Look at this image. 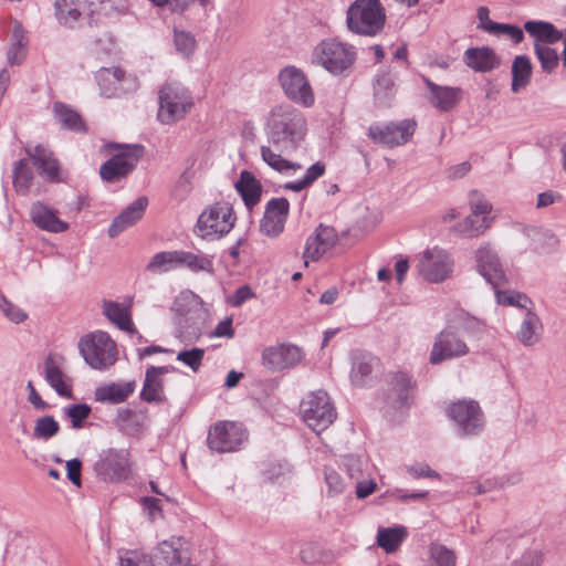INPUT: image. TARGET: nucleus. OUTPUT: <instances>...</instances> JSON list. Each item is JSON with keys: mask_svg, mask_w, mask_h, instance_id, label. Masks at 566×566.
Masks as SVG:
<instances>
[{"mask_svg": "<svg viewBox=\"0 0 566 566\" xmlns=\"http://www.w3.org/2000/svg\"><path fill=\"white\" fill-rule=\"evenodd\" d=\"M491 34L500 35L505 34L512 39L515 44L521 43L524 40L523 30L514 24L499 23L490 24Z\"/></svg>", "mask_w": 566, "mask_h": 566, "instance_id": "4d7b16f0", "label": "nucleus"}, {"mask_svg": "<svg viewBox=\"0 0 566 566\" xmlns=\"http://www.w3.org/2000/svg\"><path fill=\"white\" fill-rule=\"evenodd\" d=\"M148 205L146 197H139L128 205L111 223L108 235L115 238L142 219Z\"/></svg>", "mask_w": 566, "mask_h": 566, "instance_id": "7c9ffc66", "label": "nucleus"}, {"mask_svg": "<svg viewBox=\"0 0 566 566\" xmlns=\"http://www.w3.org/2000/svg\"><path fill=\"white\" fill-rule=\"evenodd\" d=\"M188 542L181 536H171L160 542L150 556L151 566H189Z\"/></svg>", "mask_w": 566, "mask_h": 566, "instance_id": "a211bd4d", "label": "nucleus"}, {"mask_svg": "<svg viewBox=\"0 0 566 566\" xmlns=\"http://www.w3.org/2000/svg\"><path fill=\"white\" fill-rule=\"evenodd\" d=\"M430 92L429 102L441 112L453 109L461 101L462 90L453 86L438 85L428 77L423 78Z\"/></svg>", "mask_w": 566, "mask_h": 566, "instance_id": "c756f323", "label": "nucleus"}, {"mask_svg": "<svg viewBox=\"0 0 566 566\" xmlns=\"http://www.w3.org/2000/svg\"><path fill=\"white\" fill-rule=\"evenodd\" d=\"M178 334L185 343L197 342L202 335V321L200 317L185 316L179 324Z\"/></svg>", "mask_w": 566, "mask_h": 566, "instance_id": "de8ad7c7", "label": "nucleus"}, {"mask_svg": "<svg viewBox=\"0 0 566 566\" xmlns=\"http://www.w3.org/2000/svg\"><path fill=\"white\" fill-rule=\"evenodd\" d=\"M234 187L249 210L259 203L262 195V185L251 171L242 170Z\"/></svg>", "mask_w": 566, "mask_h": 566, "instance_id": "c9c22d12", "label": "nucleus"}, {"mask_svg": "<svg viewBox=\"0 0 566 566\" xmlns=\"http://www.w3.org/2000/svg\"><path fill=\"white\" fill-rule=\"evenodd\" d=\"M431 557L438 566H455L454 553L443 545H433Z\"/></svg>", "mask_w": 566, "mask_h": 566, "instance_id": "bf43d9fd", "label": "nucleus"}, {"mask_svg": "<svg viewBox=\"0 0 566 566\" xmlns=\"http://www.w3.org/2000/svg\"><path fill=\"white\" fill-rule=\"evenodd\" d=\"M291 472L290 464L286 461H275L269 463L263 470V475L272 483H282Z\"/></svg>", "mask_w": 566, "mask_h": 566, "instance_id": "864d4df0", "label": "nucleus"}, {"mask_svg": "<svg viewBox=\"0 0 566 566\" xmlns=\"http://www.w3.org/2000/svg\"><path fill=\"white\" fill-rule=\"evenodd\" d=\"M533 46L542 71L547 74L555 72L560 61L557 51L542 43H534Z\"/></svg>", "mask_w": 566, "mask_h": 566, "instance_id": "49530a36", "label": "nucleus"}, {"mask_svg": "<svg viewBox=\"0 0 566 566\" xmlns=\"http://www.w3.org/2000/svg\"><path fill=\"white\" fill-rule=\"evenodd\" d=\"M114 423L123 434L139 438L145 433L149 426L148 410L146 408H119L117 409Z\"/></svg>", "mask_w": 566, "mask_h": 566, "instance_id": "5701e85b", "label": "nucleus"}, {"mask_svg": "<svg viewBox=\"0 0 566 566\" xmlns=\"http://www.w3.org/2000/svg\"><path fill=\"white\" fill-rule=\"evenodd\" d=\"M408 473L415 479L420 478H430V479H439L440 475L438 472L432 470L427 463H416L407 468Z\"/></svg>", "mask_w": 566, "mask_h": 566, "instance_id": "0e129e2a", "label": "nucleus"}, {"mask_svg": "<svg viewBox=\"0 0 566 566\" xmlns=\"http://www.w3.org/2000/svg\"><path fill=\"white\" fill-rule=\"evenodd\" d=\"M533 64L527 55H516L512 63L511 74L512 83L511 90L514 93L525 88L532 78Z\"/></svg>", "mask_w": 566, "mask_h": 566, "instance_id": "58836bf2", "label": "nucleus"}, {"mask_svg": "<svg viewBox=\"0 0 566 566\" xmlns=\"http://www.w3.org/2000/svg\"><path fill=\"white\" fill-rule=\"evenodd\" d=\"M0 312L7 319L14 324L23 323L28 318V313L20 308L17 304H13L7 297L1 298Z\"/></svg>", "mask_w": 566, "mask_h": 566, "instance_id": "6e6d98bb", "label": "nucleus"}, {"mask_svg": "<svg viewBox=\"0 0 566 566\" xmlns=\"http://www.w3.org/2000/svg\"><path fill=\"white\" fill-rule=\"evenodd\" d=\"M302 350L295 345H279L264 349L263 365L271 370H282L301 361Z\"/></svg>", "mask_w": 566, "mask_h": 566, "instance_id": "a878e982", "label": "nucleus"}, {"mask_svg": "<svg viewBox=\"0 0 566 566\" xmlns=\"http://www.w3.org/2000/svg\"><path fill=\"white\" fill-rule=\"evenodd\" d=\"M136 381L109 382L96 388L94 397L103 403L118 405L128 399L135 391Z\"/></svg>", "mask_w": 566, "mask_h": 566, "instance_id": "473e14b6", "label": "nucleus"}, {"mask_svg": "<svg viewBox=\"0 0 566 566\" xmlns=\"http://www.w3.org/2000/svg\"><path fill=\"white\" fill-rule=\"evenodd\" d=\"M493 217L469 214L463 221L453 227V231L464 238L482 235L493 223Z\"/></svg>", "mask_w": 566, "mask_h": 566, "instance_id": "ea45409f", "label": "nucleus"}, {"mask_svg": "<svg viewBox=\"0 0 566 566\" xmlns=\"http://www.w3.org/2000/svg\"><path fill=\"white\" fill-rule=\"evenodd\" d=\"M524 30L534 39V43L545 45L555 44L564 38V32L547 21L528 20L524 23Z\"/></svg>", "mask_w": 566, "mask_h": 566, "instance_id": "e433bc0d", "label": "nucleus"}, {"mask_svg": "<svg viewBox=\"0 0 566 566\" xmlns=\"http://www.w3.org/2000/svg\"><path fill=\"white\" fill-rule=\"evenodd\" d=\"M180 266H186L192 272H207L209 274L214 272L212 256L195 254L184 250H180Z\"/></svg>", "mask_w": 566, "mask_h": 566, "instance_id": "a18cd8bd", "label": "nucleus"}, {"mask_svg": "<svg viewBox=\"0 0 566 566\" xmlns=\"http://www.w3.org/2000/svg\"><path fill=\"white\" fill-rule=\"evenodd\" d=\"M205 349L193 347L187 350H180L177 355V360L190 367L193 371H198L202 365Z\"/></svg>", "mask_w": 566, "mask_h": 566, "instance_id": "5fc2aeb1", "label": "nucleus"}, {"mask_svg": "<svg viewBox=\"0 0 566 566\" xmlns=\"http://www.w3.org/2000/svg\"><path fill=\"white\" fill-rule=\"evenodd\" d=\"M44 378L59 396L65 398L72 397L71 386L65 382L63 371L51 355L44 360Z\"/></svg>", "mask_w": 566, "mask_h": 566, "instance_id": "a19ab883", "label": "nucleus"}, {"mask_svg": "<svg viewBox=\"0 0 566 566\" xmlns=\"http://www.w3.org/2000/svg\"><path fill=\"white\" fill-rule=\"evenodd\" d=\"M60 431V424L53 416H43L35 420L33 437L39 440L48 441Z\"/></svg>", "mask_w": 566, "mask_h": 566, "instance_id": "09e8293b", "label": "nucleus"}, {"mask_svg": "<svg viewBox=\"0 0 566 566\" xmlns=\"http://www.w3.org/2000/svg\"><path fill=\"white\" fill-rule=\"evenodd\" d=\"M346 23L356 34L375 36L385 27V8L380 0H355L347 9Z\"/></svg>", "mask_w": 566, "mask_h": 566, "instance_id": "7ed1b4c3", "label": "nucleus"}, {"mask_svg": "<svg viewBox=\"0 0 566 566\" xmlns=\"http://www.w3.org/2000/svg\"><path fill=\"white\" fill-rule=\"evenodd\" d=\"M13 187L20 195H27L32 186L33 171L28 159H20L13 165Z\"/></svg>", "mask_w": 566, "mask_h": 566, "instance_id": "c03bdc74", "label": "nucleus"}, {"mask_svg": "<svg viewBox=\"0 0 566 566\" xmlns=\"http://www.w3.org/2000/svg\"><path fill=\"white\" fill-rule=\"evenodd\" d=\"M470 207L471 213L476 216L490 217L489 214L492 211V205L478 190L470 192Z\"/></svg>", "mask_w": 566, "mask_h": 566, "instance_id": "13d9d810", "label": "nucleus"}, {"mask_svg": "<svg viewBox=\"0 0 566 566\" xmlns=\"http://www.w3.org/2000/svg\"><path fill=\"white\" fill-rule=\"evenodd\" d=\"M56 0L55 15L57 21L70 28H81L84 25H96L98 23L99 12L108 14L113 7L114 0Z\"/></svg>", "mask_w": 566, "mask_h": 566, "instance_id": "f03ea898", "label": "nucleus"}, {"mask_svg": "<svg viewBox=\"0 0 566 566\" xmlns=\"http://www.w3.org/2000/svg\"><path fill=\"white\" fill-rule=\"evenodd\" d=\"M290 210L286 198H272L265 206L260 229L268 237H277L283 232Z\"/></svg>", "mask_w": 566, "mask_h": 566, "instance_id": "4be33fe9", "label": "nucleus"}, {"mask_svg": "<svg viewBox=\"0 0 566 566\" xmlns=\"http://www.w3.org/2000/svg\"><path fill=\"white\" fill-rule=\"evenodd\" d=\"M396 78L397 72L391 67L382 69L376 74L373 83V90L374 101L378 107L391 106L397 92L395 83Z\"/></svg>", "mask_w": 566, "mask_h": 566, "instance_id": "cd10ccee", "label": "nucleus"}, {"mask_svg": "<svg viewBox=\"0 0 566 566\" xmlns=\"http://www.w3.org/2000/svg\"><path fill=\"white\" fill-rule=\"evenodd\" d=\"M96 475L104 482H123L130 476L132 462L127 449L103 450L94 464Z\"/></svg>", "mask_w": 566, "mask_h": 566, "instance_id": "9b49d317", "label": "nucleus"}, {"mask_svg": "<svg viewBox=\"0 0 566 566\" xmlns=\"http://www.w3.org/2000/svg\"><path fill=\"white\" fill-rule=\"evenodd\" d=\"M280 84L285 95L304 107L314 104V94L305 74L295 66H286L279 74Z\"/></svg>", "mask_w": 566, "mask_h": 566, "instance_id": "dca6fc26", "label": "nucleus"}, {"mask_svg": "<svg viewBox=\"0 0 566 566\" xmlns=\"http://www.w3.org/2000/svg\"><path fill=\"white\" fill-rule=\"evenodd\" d=\"M96 78L101 94L106 98L122 97L136 92L139 87L137 77L126 75L119 67L102 69Z\"/></svg>", "mask_w": 566, "mask_h": 566, "instance_id": "f3484780", "label": "nucleus"}, {"mask_svg": "<svg viewBox=\"0 0 566 566\" xmlns=\"http://www.w3.org/2000/svg\"><path fill=\"white\" fill-rule=\"evenodd\" d=\"M81 460L72 459L66 462L67 478L76 486H81Z\"/></svg>", "mask_w": 566, "mask_h": 566, "instance_id": "338daca9", "label": "nucleus"}, {"mask_svg": "<svg viewBox=\"0 0 566 566\" xmlns=\"http://www.w3.org/2000/svg\"><path fill=\"white\" fill-rule=\"evenodd\" d=\"M386 402L394 409L408 407L416 390V380L407 371L397 370L387 375Z\"/></svg>", "mask_w": 566, "mask_h": 566, "instance_id": "6ab92c4d", "label": "nucleus"}, {"mask_svg": "<svg viewBox=\"0 0 566 566\" xmlns=\"http://www.w3.org/2000/svg\"><path fill=\"white\" fill-rule=\"evenodd\" d=\"M175 367L168 366H150L145 374L144 386L140 391V399L148 403H163L166 401L164 392L163 375L174 371Z\"/></svg>", "mask_w": 566, "mask_h": 566, "instance_id": "393cba45", "label": "nucleus"}, {"mask_svg": "<svg viewBox=\"0 0 566 566\" xmlns=\"http://www.w3.org/2000/svg\"><path fill=\"white\" fill-rule=\"evenodd\" d=\"M448 417L454 422L455 432L461 438L481 434L485 426V417L475 400H459L447 409Z\"/></svg>", "mask_w": 566, "mask_h": 566, "instance_id": "9d476101", "label": "nucleus"}, {"mask_svg": "<svg viewBox=\"0 0 566 566\" xmlns=\"http://www.w3.org/2000/svg\"><path fill=\"white\" fill-rule=\"evenodd\" d=\"M496 293L497 303L502 305H511L517 306L525 312L527 308H533V301L524 293L520 292H501L497 289H494Z\"/></svg>", "mask_w": 566, "mask_h": 566, "instance_id": "8fccbe9b", "label": "nucleus"}, {"mask_svg": "<svg viewBox=\"0 0 566 566\" xmlns=\"http://www.w3.org/2000/svg\"><path fill=\"white\" fill-rule=\"evenodd\" d=\"M313 63L323 66L334 75L345 74L354 64L356 51L353 45L335 39H326L316 45Z\"/></svg>", "mask_w": 566, "mask_h": 566, "instance_id": "20e7f679", "label": "nucleus"}, {"mask_svg": "<svg viewBox=\"0 0 566 566\" xmlns=\"http://www.w3.org/2000/svg\"><path fill=\"white\" fill-rule=\"evenodd\" d=\"M543 563V554L541 551H526L512 566H541Z\"/></svg>", "mask_w": 566, "mask_h": 566, "instance_id": "e2e57ef3", "label": "nucleus"}, {"mask_svg": "<svg viewBox=\"0 0 566 566\" xmlns=\"http://www.w3.org/2000/svg\"><path fill=\"white\" fill-rule=\"evenodd\" d=\"M417 128L415 119H402L387 124H373L368 128V137L376 144L394 148L408 143Z\"/></svg>", "mask_w": 566, "mask_h": 566, "instance_id": "f8f14e48", "label": "nucleus"}, {"mask_svg": "<svg viewBox=\"0 0 566 566\" xmlns=\"http://www.w3.org/2000/svg\"><path fill=\"white\" fill-rule=\"evenodd\" d=\"M102 307L104 316L111 323L116 325L120 331H124L130 335H138V338L142 339V336L135 328L132 315L126 305L116 301L104 300Z\"/></svg>", "mask_w": 566, "mask_h": 566, "instance_id": "72a5a7b5", "label": "nucleus"}, {"mask_svg": "<svg viewBox=\"0 0 566 566\" xmlns=\"http://www.w3.org/2000/svg\"><path fill=\"white\" fill-rule=\"evenodd\" d=\"M254 297V293L252 289L249 285H242L240 286L233 294L231 298L232 306L239 307L241 306L245 301Z\"/></svg>", "mask_w": 566, "mask_h": 566, "instance_id": "774afa93", "label": "nucleus"}, {"mask_svg": "<svg viewBox=\"0 0 566 566\" xmlns=\"http://www.w3.org/2000/svg\"><path fill=\"white\" fill-rule=\"evenodd\" d=\"M469 346L452 327L439 332L433 340L429 355L431 365H439L446 360H452L468 355Z\"/></svg>", "mask_w": 566, "mask_h": 566, "instance_id": "4468645a", "label": "nucleus"}, {"mask_svg": "<svg viewBox=\"0 0 566 566\" xmlns=\"http://www.w3.org/2000/svg\"><path fill=\"white\" fill-rule=\"evenodd\" d=\"M300 413L303 421L316 433L327 429L337 417L335 407L324 390L310 392L301 401Z\"/></svg>", "mask_w": 566, "mask_h": 566, "instance_id": "0eeeda50", "label": "nucleus"}, {"mask_svg": "<svg viewBox=\"0 0 566 566\" xmlns=\"http://www.w3.org/2000/svg\"><path fill=\"white\" fill-rule=\"evenodd\" d=\"M24 150L33 166L38 169L39 175L52 182L60 180L59 161L48 146L38 144L35 146H28Z\"/></svg>", "mask_w": 566, "mask_h": 566, "instance_id": "b1692460", "label": "nucleus"}, {"mask_svg": "<svg viewBox=\"0 0 566 566\" xmlns=\"http://www.w3.org/2000/svg\"><path fill=\"white\" fill-rule=\"evenodd\" d=\"M453 259L451 254L438 247L423 252L418 263V271L424 280L439 283L447 280L453 271Z\"/></svg>", "mask_w": 566, "mask_h": 566, "instance_id": "2eb2a0df", "label": "nucleus"}, {"mask_svg": "<svg viewBox=\"0 0 566 566\" xmlns=\"http://www.w3.org/2000/svg\"><path fill=\"white\" fill-rule=\"evenodd\" d=\"M264 130L268 145L260 147L262 160L279 172L301 169L297 163L285 159L302 144L307 132L305 116L289 104L274 106L266 116Z\"/></svg>", "mask_w": 566, "mask_h": 566, "instance_id": "f257e3e1", "label": "nucleus"}, {"mask_svg": "<svg viewBox=\"0 0 566 566\" xmlns=\"http://www.w3.org/2000/svg\"><path fill=\"white\" fill-rule=\"evenodd\" d=\"M475 262L479 273L493 287L506 284L507 279L500 258L490 243H483L475 251Z\"/></svg>", "mask_w": 566, "mask_h": 566, "instance_id": "aec40b11", "label": "nucleus"}, {"mask_svg": "<svg viewBox=\"0 0 566 566\" xmlns=\"http://www.w3.org/2000/svg\"><path fill=\"white\" fill-rule=\"evenodd\" d=\"M30 218L39 229L46 232L61 233L69 229V223L57 217V211L41 201L31 206Z\"/></svg>", "mask_w": 566, "mask_h": 566, "instance_id": "bb28decb", "label": "nucleus"}, {"mask_svg": "<svg viewBox=\"0 0 566 566\" xmlns=\"http://www.w3.org/2000/svg\"><path fill=\"white\" fill-rule=\"evenodd\" d=\"M180 266V250L156 253L146 266L154 274H163Z\"/></svg>", "mask_w": 566, "mask_h": 566, "instance_id": "37998d69", "label": "nucleus"}, {"mask_svg": "<svg viewBox=\"0 0 566 566\" xmlns=\"http://www.w3.org/2000/svg\"><path fill=\"white\" fill-rule=\"evenodd\" d=\"M344 465L350 479H358L363 471V461L359 457L348 454L344 458Z\"/></svg>", "mask_w": 566, "mask_h": 566, "instance_id": "69168bd1", "label": "nucleus"}, {"mask_svg": "<svg viewBox=\"0 0 566 566\" xmlns=\"http://www.w3.org/2000/svg\"><path fill=\"white\" fill-rule=\"evenodd\" d=\"M467 66L476 72H490L501 65V60L490 46L469 48L463 54Z\"/></svg>", "mask_w": 566, "mask_h": 566, "instance_id": "2f4dec72", "label": "nucleus"}, {"mask_svg": "<svg viewBox=\"0 0 566 566\" xmlns=\"http://www.w3.org/2000/svg\"><path fill=\"white\" fill-rule=\"evenodd\" d=\"M543 324L533 308H527L515 333L516 339L525 347H532L541 340Z\"/></svg>", "mask_w": 566, "mask_h": 566, "instance_id": "f704fd0d", "label": "nucleus"}, {"mask_svg": "<svg viewBox=\"0 0 566 566\" xmlns=\"http://www.w3.org/2000/svg\"><path fill=\"white\" fill-rule=\"evenodd\" d=\"M109 147L116 148L118 151L102 164L99 176L106 182H117L136 168L144 155V146L111 144Z\"/></svg>", "mask_w": 566, "mask_h": 566, "instance_id": "1a4fd4ad", "label": "nucleus"}, {"mask_svg": "<svg viewBox=\"0 0 566 566\" xmlns=\"http://www.w3.org/2000/svg\"><path fill=\"white\" fill-rule=\"evenodd\" d=\"M157 118L163 124H172L185 117L193 102L190 92L178 82L166 83L158 93Z\"/></svg>", "mask_w": 566, "mask_h": 566, "instance_id": "423d86ee", "label": "nucleus"}, {"mask_svg": "<svg viewBox=\"0 0 566 566\" xmlns=\"http://www.w3.org/2000/svg\"><path fill=\"white\" fill-rule=\"evenodd\" d=\"M379 359L368 352L356 350L352 356L350 380L357 387H364L371 380Z\"/></svg>", "mask_w": 566, "mask_h": 566, "instance_id": "c85d7f7f", "label": "nucleus"}, {"mask_svg": "<svg viewBox=\"0 0 566 566\" xmlns=\"http://www.w3.org/2000/svg\"><path fill=\"white\" fill-rule=\"evenodd\" d=\"M248 434L242 424L233 421H220L209 429L207 443L216 452H232L240 448Z\"/></svg>", "mask_w": 566, "mask_h": 566, "instance_id": "ddd939ff", "label": "nucleus"}, {"mask_svg": "<svg viewBox=\"0 0 566 566\" xmlns=\"http://www.w3.org/2000/svg\"><path fill=\"white\" fill-rule=\"evenodd\" d=\"M174 41L177 51L184 55H189L192 52L196 43L193 36L185 31H175Z\"/></svg>", "mask_w": 566, "mask_h": 566, "instance_id": "052dcab7", "label": "nucleus"}, {"mask_svg": "<svg viewBox=\"0 0 566 566\" xmlns=\"http://www.w3.org/2000/svg\"><path fill=\"white\" fill-rule=\"evenodd\" d=\"M338 241V235L333 227L318 224L305 244L303 258L307 266L308 261H318L324 253L329 251Z\"/></svg>", "mask_w": 566, "mask_h": 566, "instance_id": "412c9836", "label": "nucleus"}, {"mask_svg": "<svg viewBox=\"0 0 566 566\" xmlns=\"http://www.w3.org/2000/svg\"><path fill=\"white\" fill-rule=\"evenodd\" d=\"M91 411V407L86 403H75L64 409V413L71 420L72 428L74 429L84 427Z\"/></svg>", "mask_w": 566, "mask_h": 566, "instance_id": "3c124183", "label": "nucleus"}, {"mask_svg": "<svg viewBox=\"0 0 566 566\" xmlns=\"http://www.w3.org/2000/svg\"><path fill=\"white\" fill-rule=\"evenodd\" d=\"M53 115L56 122L64 129L72 130L75 133L86 132V125L82 116L71 106L62 102H55L53 104Z\"/></svg>", "mask_w": 566, "mask_h": 566, "instance_id": "4c0bfd02", "label": "nucleus"}, {"mask_svg": "<svg viewBox=\"0 0 566 566\" xmlns=\"http://www.w3.org/2000/svg\"><path fill=\"white\" fill-rule=\"evenodd\" d=\"M325 481L328 491L333 494H339L345 490V482L337 471L332 468H325Z\"/></svg>", "mask_w": 566, "mask_h": 566, "instance_id": "680f3d73", "label": "nucleus"}, {"mask_svg": "<svg viewBox=\"0 0 566 566\" xmlns=\"http://www.w3.org/2000/svg\"><path fill=\"white\" fill-rule=\"evenodd\" d=\"M78 350L85 363L97 370L108 368L117 359L115 342L102 331L83 336L78 342Z\"/></svg>", "mask_w": 566, "mask_h": 566, "instance_id": "39448f33", "label": "nucleus"}, {"mask_svg": "<svg viewBox=\"0 0 566 566\" xmlns=\"http://www.w3.org/2000/svg\"><path fill=\"white\" fill-rule=\"evenodd\" d=\"M27 44L24 41V34L20 27H17L13 31V42L7 52V59L10 65H18L22 62L23 56L21 49Z\"/></svg>", "mask_w": 566, "mask_h": 566, "instance_id": "603ef678", "label": "nucleus"}, {"mask_svg": "<svg viewBox=\"0 0 566 566\" xmlns=\"http://www.w3.org/2000/svg\"><path fill=\"white\" fill-rule=\"evenodd\" d=\"M235 216L228 203L218 202L202 211L197 220L195 232L207 241L220 239L233 228Z\"/></svg>", "mask_w": 566, "mask_h": 566, "instance_id": "6e6552de", "label": "nucleus"}, {"mask_svg": "<svg viewBox=\"0 0 566 566\" xmlns=\"http://www.w3.org/2000/svg\"><path fill=\"white\" fill-rule=\"evenodd\" d=\"M408 531L402 525L394 527H379L377 532V545L386 553H395L407 538Z\"/></svg>", "mask_w": 566, "mask_h": 566, "instance_id": "79ce46f5", "label": "nucleus"}]
</instances>
